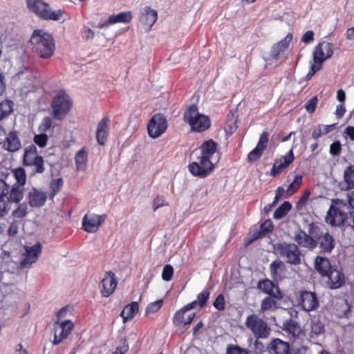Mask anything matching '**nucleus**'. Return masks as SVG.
Masks as SVG:
<instances>
[{
    "mask_svg": "<svg viewBox=\"0 0 354 354\" xmlns=\"http://www.w3.org/2000/svg\"><path fill=\"white\" fill-rule=\"evenodd\" d=\"M32 50L42 59L50 58L55 50L53 37L42 30H34L30 39Z\"/></svg>",
    "mask_w": 354,
    "mask_h": 354,
    "instance_id": "obj_1",
    "label": "nucleus"
},
{
    "mask_svg": "<svg viewBox=\"0 0 354 354\" xmlns=\"http://www.w3.org/2000/svg\"><path fill=\"white\" fill-rule=\"evenodd\" d=\"M73 102L64 90L59 91L53 97L50 109L52 117L62 120L71 112Z\"/></svg>",
    "mask_w": 354,
    "mask_h": 354,
    "instance_id": "obj_2",
    "label": "nucleus"
},
{
    "mask_svg": "<svg viewBox=\"0 0 354 354\" xmlns=\"http://www.w3.org/2000/svg\"><path fill=\"white\" fill-rule=\"evenodd\" d=\"M184 120L189 124L191 129L195 132H203L211 126L209 117L200 113L198 106L195 104L189 105L185 111Z\"/></svg>",
    "mask_w": 354,
    "mask_h": 354,
    "instance_id": "obj_3",
    "label": "nucleus"
},
{
    "mask_svg": "<svg viewBox=\"0 0 354 354\" xmlns=\"http://www.w3.org/2000/svg\"><path fill=\"white\" fill-rule=\"evenodd\" d=\"M28 10L39 19L46 21H59L64 11L59 9L52 11L50 5L43 0H26Z\"/></svg>",
    "mask_w": 354,
    "mask_h": 354,
    "instance_id": "obj_4",
    "label": "nucleus"
},
{
    "mask_svg": "<svg viewBox=\"0 0 354 354\" xmlns=\"http://www.w3.org/2000/svg\"><path fill=\"white\" fill-rule=\"evenodd\" d=\"M274 250L287 263L298 266L301 263V252L298 245L286 242L279 243L274 245Z\"/></svg>",
    "mask_w": 354,
    "mask_h": 354,
    "instance_id": "obj_5",
    "label": "nucleus"
},
{
    "mask_svg": "<svg viewBox=\"0 0 354 354\" xmlns=\"http://www.w3.org/2000/svg\"><path fill=\"white\" fill-rule=\"evenodd\" d=\"M214 169V164L212 160L198 155L195 161L189 163L188 169L196 177L205 178L209 176Z\"/></svg>",
    "mask_w": 354,
    "mask_h": 354,
    "instance_id": "obj_6",
    "label": "nucleus"
},
{
    "mask_svg": "<svg viewBox=\"0 0 354 354\" xmlns=\"http://www.w3.org/2000/svg\"><path fill=\"white\" fill-rule=\"evenodd\" d=\"M245 325L254 335L256 338H266L270 333L268 324L256 315L248 316Z\"/></svg>",
    "mask_w": 354,
    "mask_h": 354,
    "instance_id": "obj_7",
    "label": "nucleus"
},
{
    "mask_svg": "<svg viewBox=\"0 0 354 354\" xmlns=\"http://www.w3.org/2000/svg\"><path fill=\"white\" fill-rule=\"evenodd\" d=\"M167 120L160 113L154 114L147 124L149 136L152 138H159L167 129Z\"/></svg>",
    "mask_w": 354,
    "mask_h": 354,
    "instance_id": "obj_8",
    "label": "nucleus"
},
{
    "mask_svg": "<svg viewBox=\"0 0 354 354\" xmlns=\"http://www.w3.org/2000/svg\"><path fill=\"white\" fill-rule=\"evenodd\" d=\"M282 328L290 335L293 343L302 344L305 339L306 331L296 320L288 319L284 321Z\"/></svg>",
    "mask_w": 354,
    "mask_h": 354,
    "instance_id": "obj_9",
    "label": "nucleus"
},
{
    "mask_svg": "<svg viewBox=\"0 0 354 354\" xmlns=\"http://www.w3.org/2000/svg\"><path fill=\"white\" fill-rule=\"evenodd\" d=\"M74 328L73 322L71 319L62 322L55 321L53 324L54 338L52 342L53 345L59 344L66 339Z\"/></svg>",
    "mask_w": 354,
    "mask_h": 354,
    "instance_id": "obj_10",
    "label": "nucleus"
},
{
    "mask_svg": "<svg viewBox=\"0 0 354 354\" xmlns=\"http://www.w3.org/2000/svg\"><path fill=\"white\" fill-rule=\"evenodd\" d=\"M347 212L331 205L325 217L326 222L333 227H343L346 222Z\"/></svg>",
    "mask_w": 354,
    "mask_h": 354,
    "instance_id": "obj_11",
    "label": "nucleus"
},
{
    "mask_svg": "<svg viewBox=\"0 0 354 354\" xmlns=\"http://www.w3.org/2000/svg\"><path fill=\"white\" fill-rule=\"evenodd\" d=\"M193 309V304H187L177 310L172 318L173 324L175 326H180L183 325L184 326H189L194 320L196 315L195 313L187 312Z\"/></svg>",
    "mask_w": 354,
    "mask_h": 354,
    "instance_id": "obj_12",
    "label": "nucleus"
},
{
    "mask_svg": "<svg viewBox=\"0 0 354 354\" xmlns=\"http://www.w3.org/2000/svg\"><path fill=\"white\" fill-rule=\"evenodd\" d=\"M118 280L112 271L106 272L99 283V288L102 297H108L115 290Z\"/></svg>",
    "mask_w": 354,
    "mask_h": 354,
    "instance_id": "obj_13",
    "label": "nucleus"
},
{
    "mask_svg": "<svg viewBox=\"0 0 354 354\" xmlns=\"http://www.w3.org/2000/svg\"><path fill=\"white\" fill-rule=\"evenodd\" d=\"M106 214H86L82 218V227L88 233L96 232L106 219Z\"/></svg>",
    "mask_w": 354,
    "mask_h": 354,
    "instance_id": "obj_14",
    "label": "nucleus"
},
{
    "mask_svg": "<svg viewBox=\"0 0 354 354\" xmlns=\"http://www.w3.org/2000/svg\"><path fill=\"white\" fill-rule=\"evenodd\" d=\"M299 304L304 310L310 312L317 310L319 303L315 292L310 291H301Z\"/></svg>",
    "mask_w": 354,
    "mask_h": 354,
    "instance_id": "obj_15",
    "label": "nucleus"
},
{
    "mask_svg": "<svg viewBox=\"0 0 354 354\" xmlns=\"http://www.w3.org/2000/svg\"><path fill=\"white\" fill-rule=\"evenodd\" d=\"M257 288L264 293L274 297L277 300H281L283 298V293L281 292L278 285L275 284L270 279H265L260 280L257 283Z\"/></svg>",
    "mask_w": 354,
    "mask_h": 354,
    "instance_id": "obj_16",
    "label": "nucleus"
},
{
    "mask_svg": "<svg viewBox=\"0 0 354 354\" xmlns=\"http://www.w3.org/2000/svg\"><path fill=\"white\" fill-rule=\"evenodd\" d=\"M322 278L325 279L326 286L330 289H337L344 283V275L336 268H333L327 275Z\"/></svg>",
    "mask_w": 354,
    "mask_h": 354,
    "instance_id": "obj_17",
    "label": "nucleus"
},
{
    "mask_svg": "<svg viewBox=\"0 0 354 354\" xmlns=\"http://www.w3.org/2000/svg\"><path fill=\"white\" fill-rule=\"evenodd\" d=\"M316 247L319 246L322 254H330L335 247V240L328 231L324 232L317 240Z\"/></svg>",
    "mask_w": 354,
    "mask_h": 354,
    "instance_id": "obj_18",
    "label": "nucleus"
},
{
    "mask_svg": "<svg viewBox=\"0 0 354 354\" xmlns=\"http://www.w3.org/2000/svg\"><path fill=\"white\" fill-rule=\"evenodd\" d=\"M109 116H105L97 124L95 137L100 145H104L107 141L109 134Z\"/></svg>",
    "mask_w": 354,
    "mask_h": 354,
    "instance_id": "obj_19",
    "label": "nucleus"
},
{
    "mask_svg": "<svg viewBox=\"0 0 354 354\" xmlns=\"http://www.w3.org/2000/svg\"><path fill=\"white\" fill-rule=\"evenodd\" d=\"M1 145L3 149L9 152H16L21 147V140L15 131L7 133Z\"/></svg>",
    "mask_w": 354,
    "mask_h": 354,
    "instance_id": "obj_20",
    "label": "nucleus"
},
{
    "mask_svg": "<svg viewBox=\"0 0 354 354\" xmlns=\"http://www.w3.org/2000/svg\"><path fill=\"white\" fill-rule=\"evenodd\" d=\"M270 271L274 281H281L286 278V266L281 260L277 259L270 263Z\"/></svg>",
    "mask_w": 354,
    "mask_h": 354,
    "instance_id": "obj_21",
    "label": "nucleus"
},
{
    "mask_svg": "<svg viewBox=\"0 0 354 354\" xmlns=\"http://www.w3.org/2000/svg\"><path fill=\"white\" fill-rule=\"evenodd\" d=\"M324 44V43H319L318 45L316 46L313 53L314 62L324 63L326 59L333 56L334 51L333 44L330 42L326 44L325 50L326 51V55H325L322 48Z\"/></svg>",
    "mask_w": 354,
    "mask_h": 354,
    "instance_id": "obj_22",
    "label": "nucleus"
},
{
    "mask_svg": "<svg viewBox=\"0 0 354 354\" xmlns=\"http://www.w3.org/2000/svg\"><path fill=\"white\" fill-rule=\"evenodd\" d=\"M41 252V247L40 243H37L31 247H27L26 249V253L24 254V259L21 261V266L26 268L35 262L39 254Z\"/></svg>",
    "mask_w": 354,
    "mask_h": 354,
    "instance_id": "obj_23",
    "label": "nucleus"
},
{
    "mask_svg": "<svg viewBox=\"0 0 354 354\" xmlns=\"http://www.w3.org/2000/svg\"><path fill=\"white\" fill-rule=\"evenodd\" d=\"M294 239L298 245L302 248H308L311 250L316 248L315 239L311 236L308 232L306 233L304 230H299L297 232Z\"/></svg>",
    "mask_w": 354,
    "mask_h": 354,
    "instance_id": "obj_24",
    "label": "nucleus"
},
{
    "mask_svg": "<svg viewBox=\"0 0 354 354\" xmlns=\"http://www.w3.org/2000/svg\"><path fill=\"white\" fill-rule=\"evenodd\" d=\"M131 12H121L118 14L109 16L107 21L100 22L97 27L102 28L109 26L110 24H114L117 23H129L131 21Z\"/></svg>",
    "mask_w": 354,
    "mask_h": 354,
    "instance_id": "obj_25",
    "label": "nucleus"
},
{
    "mask_svg": "<svg viewBox=\"0 0 354 354\" xmlns=\"http://www.w3.org/2000/svg\"><path fill=\"white\" fill-rule=\"evenodd\" d=\"M314 268L321 277H324L333 268L329 259L320 255L315 258Z\"/></svg>",
    "mask_w": 354,
    "mask_h": 354,
    "instance_id": "obj_26",
    "label": "nucleus"
},
{
    "mask_svg": "<svg viewBox=\"0 0 354 354\" xmlns=\"http://www.w3.org/2000/svg\"><path fill=\"white\" fill-rule=\"evenodd\" d=\"M267 348L270 354H290L289 344L279 338L272 339Z\"/></svg>",
    "mask_w": 354,
    "mask_h": 354,
    "instance_id": "obj_27",
    "label": "nucleus"
},
{
    "mask_svg": "<svg viewBox=\"0 0 354 354\" xmlns=\"http://www.w3.org/2000/svg\"><path fill=\"white\" fill-rule=\"evenodd\" d=\"M140 21L150 29L158 19V12L150 7H145L140 10Z\"/></svg>",
    "mask_w": 354,
    "mask_h": 354,
    "instance_id": "obj_28",
    "label": "nucleus"
},
{
    "mask_svg": "<svg viewBox=\"0 0 354 354\" xmlns=\"http://www.w3.org/2000/svg\"><path fill=\"white\" fill-rule=\"evenodd\" d=\"M47 199L46 194L41 191L32 188L28 193V204L32 207H39L43 206Z\"/></svg>",
    "mask_w": 354,
    "mask_h": 354,
    "instance_id": "obj_29",
    "label": "nucleus"
},
{
    "mask_svg": "<svg viewBox=\"0 0 354 354\" xmlns=\"http://www.w3.org/2000/svg\"><path fill=\"white\" fill-rule=\"evenodd\" d=\"M218 145L213 140L210 139L205 141L201 146L194 151V153H196L198 150L199 151V155L202 157H205L207 160H212L213 156L216 151Z\"/></svg>",
    "mask_w": 354,
    "mask_h": 354,
    "instance_id": "obj_30",
    "label": "nucleus"
},
{
    "mask_svg": "<svg viewBox=\"0 0 354 354\" xmlns=\"http://www.w3.org/2000/svg\"><path fill=\"white\" fill-rule=\"evenodd\" d=\"M292 39V34H288L286 37L275 44L271 50V56L274 59H278L289 46L290 41Z\"/></svg>",
    "mask_w": 354,
    "mask_h": 354,
    "instance_id": "obj_31",
    "label": "nucleus"
},
{
    "mask_svg": "<svg viewBox=\"0 0 354 354\" xmlns=\"http://www.w3.org/2000/svg\"><path fill=\"white\" fill-rule=\"evenodd\" d=\"M324 325L319 319L312 320L310 324V331L308 334L309 341L311 342H314V341L318 337V336L324 334Z\"/></svg>",
    "mask_w": 354,
    "mask_h": 354,
    "instance_id": "obj_32",
    "label": "nucleus"
},
{
    "mask_svg": "<svg viewBox=\"0 0 354 354\" xmlns=\"http://www.w3.org/2000/svg\"><path fill=\"white\" fill-rule=\"evenodd\" d=\"M138 311L139 305L137 301H133L125 306L120 313V316L122 317L123 322L125 323L128 320L132 319Z\"/></svg>",
    "mask_w": 354,
    "mask_h": 354,
    "instance_id": "obj_33",
    "label": "nucleus"
},
{
    "mask_svg": "<svg viewBox=\"0 0 354 354\" xmlns=\"http://www.w3.org/2000/svg\"><path fill=\"white\" fill-rule=\"evenodd\" d=\"M41 156L38 155L37 149L35 145H30L25 148L23 156V165L24 166H30L37 158Z\"/></svg>",
    "mask_w": 354,
    "mask_h": 354,
    "instance_id": "obj_34",
    "label": "nucleus"
},
{
    "mask_svg": "<svg viewBox=\"0 0 354 354\" xmlns=\"http://www.w3.org/2000/svg\"><path fill=\"white\" fill-rule=\"evenodd\" d=\"M273 228L272 222L270 220H266L261 224L259 229L253 232L252 238L248 243H251L252 241L265 236L267 234L271 232Z\"/></svg>",
    "mask_w": 354,
    "mask_h": 354,
    "instance_id": "obj_35",
    "label": "nucleus"
},
{
    "mask_svg": "<svg viewBox=\"0 0 354 354\" xmlns=\"http://www.w3.org/2000/svg\"><path fill=\"white\" fill-rule=\"evenodd\" d=\"M75 162L77 170H86L88 162V151L86 147H82L76 153L75 156Z\"/></svg>",
    "mask_w": 354,
    "mask_h": 354,
    "instance_id": "obj_36",
    "label": "nucleus"
},
{
    "mask_svg": "<svg viewBox=\"0 0 354 354\" xmlns=\"http://www.w3.org/2000/svg\"><path fill=\"white\" fill-rule=\"evenodd\" d=\"M8 200L10 203H19L24 198L23 186L14 184L9 191Z\"/></svg>",
    "mask_w": 354,
    "mask_h": 354,
    "instance_id": "obj_37",
    "label": "nucleus"
},
{
    "mask_svg": "<svg viewBox=\"0 0 354 354\" xmlns=\"http://www.w3.org/2000/svg\"><path fill=\"white\" fill-rule=\"evenodd\" d=\"M237 112L236 111H231L230 114L227 115V121L224 127V130L227 134H232L237 129Z\"/></svg>",
    "mask_w": 354,
    "mask_h": 354,
    "instance_id": "obj_38",
    "label": "nucleus"
},
{
    "mask_svg": "<svg viewBox=\"0 0 354 354\" xmlns=\"http://www.w3.org/2000/svg\"><path fill=\"white\" fill-rule=\"evenodd\" d=\"M274 297L270 296L266 297L261 303L260 313H266L268 311H274L278 308L277 302L274 300Z\"/></svg>",
    "mask_w": 354,
    "mask_h": 354,
    "instance_id": "obj_39",
    "label": "nucleus"
},
{
    "mask_svg": "<svg viewBox=\"0 0 354 354\" xmlns=\"http://www.w3.org/2000/svg\"><path fill=\"white\" fill-rule=\"evenodd\" d=\"M14 102L10 100H4L0 103V121L8 118L13 111Z\"/></svg>",
    "mask_w": 354,
    "mask_h": 354,
    "instance_id": "obj_40",
    "label": "nucleus"
},
{
    "mask_svg": "<svg viewBox=\"0 0 354 354\" xmlns=\"http://www.w3.org/2000/svg\"><path fill=\"white\" fill-rule=\"evenodd\" d=\"M323 225L319 222H310L307 225V230L308 234L314 239L317 240L319 237L324 234L322 231Z\"/></svg>",
    "mask_w": 354,
    "mask_h": 354,
    "instance_id": "obj_41",
    "label": "nucleus"
},
{
    "mask_svg": "<svg viewBox=\"0 0 354 354\" xmlns=\"http://www.w3.org/2000/svg\"><path fill=\"white\" fill-rule=\"evenodd\" d=\"M344 180L346 184L347 189H354V165H350L344 169Z\"/></svg>",
    "mask_w": 354,
    "mask_h": 354,
    "instance_id": "obj_42",
    "label": "nucleus"
},
{
    "mask_svg": "<svg viewBox=\"0 0 354 354\" xmlns=\"http://www.w3.org/2000/svg\"><path fill=\"white\" fill-rule=\"evenodd\" d=\"M209 297V292L207 290H205L198 295L196 300H194L189 304H193V309L198 306L202 308L206 306Z\"/></svg>",
    "mask_w": 354,
    "mask_h": 354,
    "instance_id": "obj_43",
    "label": "nucleus"
},
{
    "mask_svg": "<svg viewBox=\"0 0 354 354\" xmlns=\"http://www.w3.org/2000/svg\"><path fill=\"white\" fill-rule=\"evenodd\" d=\"M292 205L288 201L283 202L274 212V218L280 219L286 216L291 209Z\"/></svg>",
    "mask_w": 354,
    "mask_h": 354,
    "instance_id": "obj_44",
    "label": "nucleus"
},
{
    "mask_svg": "<svg viewBox=\"0 0 354 354\" xmlns=\"http://www.w3.org/2000/svg\"><path fill=\"white\" fill-rule=\"evenodd\" d=\"M63 179L62 178H55V179H53L52 180V181L50 182V189L51 190V194H50V196L53 198L54 197L56 194H57L62 186H63Z\"/></svg>",
    "mask_w": 354,
    "mask_h": 354,
    "instance_id": "obj_45",
    "label": "nucleus"
},
{
    "mask_svg": "<svg viewBox=\"0 0 354 354\" xmlns=\"http://www.w3.org/2000/svg\"><path fill=\"white\" fill-rule=\"evenodd\" d=\"M226 354H252L250 351L237 344H229L226 348Z\"/></svg>",
    "mask_w": 354,
    "mask_h": 354,
    "instance_id": "obj_46",
    "label": "nucleus"
},
{
    "mask_svg": "<svg viewBox=\"0 0 354 354\" xmlns=\"http://www.w3.org/2000/svg\"><path fill=\"white\" fill-rule=\"evenodd\" d=\"M14 176L17 180V185L24 186L26 181V171L22 167L14 170Z\"/></svg>",
    "mask_w": 354,
    "mask_h": 354,
    "instance_id": "obj_47",
    "label": "nucleus"
},
{
    "mask_svg": "<svg viewBox=\"0 0 354 354\" xmlns=\"http://www.w3.org/2000/svg\"><path fill=\"white\" fill-rule=\"evenodd\" d=\"M302 183V176L301 175L295 176L293 181L290 184L287 189V192L290 195H292L299 188Z\"/></svg>",
    "mask_w": 354,
    "mask_h": 354,
    "instance_id": "obj_48",
    "label": "nucleus"
},
{
    "mask_svg": "<svg viewBox=\"0 0 354 354\" xmlns=\"http://www.w3.org/2000/svg\"><path fill=\"white\" fill-rule=\"evenodd\" d=\"M264 149L260 148L258 146H256L254 149H253L248 155V161L254 162L259 160L261 156L263 155Z\"/></svg>",
    "mask_w": 354,
    "mask_h": 354,
    "instance_id": "obj_49",
    "label": "nucleus"
},
{
    "mask_svg": "<svg viewBox=\"0 0 354 354\" xmlns=\"http://www.w3.org/2000/svg\"><path fill=\"white\" fill-rule=\"evenodd\" d=\"M28 214L27 205L25 203H21L18 205L17 209L13 210L12 216L17 218H23Z\"/></svg>",
    "mask_w": 354,
    "mask_h": 354,
    "instance_id": "obj_50",
    "label": "nucleus"
},
{
    "mask_svg": "<svg viewBox=\"0 0 354 354\" xmlns=\"http://www.w3.org/2000/svg\"><path fill=\"white\" fill-rule=\"evenodd\" d=\"M163 304V300L162 299H158L156 301L151 302L146 307V315L151 314V313H155L158 312Z\"/></svg>",
    "mask_w": 354,
    "mask_h": 354,
    "instance_id": "obj_51",
    "label": "nucleus"
},
{
    "mask_svg": "<svg viewBox=\"0 0 354 354\" xmlns=\"http://www.w3.org/2000/svg\"><path fill=\"white\" fill-rule=\"evenodd\" d=\"M48 137L45 133L35 135L33 138L34 142L40 148H44L47 145Z\"/></svg>",
    "mask_w": 354,
    "mask_h": 354,
    "instance_id": "obj_52",
    "label": "nucleus"
},
{
    "mask_svg": "<svg viewBox=\"0 0 354 354\" xmlns=\"http://www.w3.org/2000/svg\"><path fill=\"white\" fill-rule=\"evenodd\" d=\"M174 268L170 264H167L163 267L162 272V279L165 281H169L172 279L174 275Z\"/></svg>",
    "mask_w": 354,
    "mask_h": 354,
    "instance_id": "obj_53",
    "label": "nucleus"
},
{
    "mask_svg": "<svg viewBox=\"0 0 354 354\" xmlns=\"http://www.w3.org/2000/svg\"><path fill=\"white\" fill-rule=\"evenodd\" d=\"M30 166L35 167V173L42 174L45 171L44 160L42 156L37 158V159L30 164Z\"/></svg>",
    "mask_w": 354,
    "mask_h": 354,
    "instance_id": "obj_54",
    "label": "nucleus"
},
{
    "mask_svg": "<svg viewBox=\"0 0 354 354\" xmlns=\"http://www.w3.org/2000/svg\"><path fill=\"white\" fill-rule=\"evenodd\" d=\"M52 126V120L50 117L46 116L43 118L39 126L38 130L40 133H45L50 129Z\"/></svg>",
    "mask_w": 354,
    "mask_h": 354,
    "instance_id": "obj_55",
    "label": "nucleus"
},
{
    "mask_svg": "<svg viewBox=\"0 0 354 354\" xmlns=\"http://www.w3.org/2000/svg\"><path fill=\"white\" fill-rule=\"evenodd\" d=\"M269 136L270 134L268 131L262 132L259 136V140L257 146L265 150L268 147Z\"/></svg>",
    "mask_w": 354,
    "mask_h": 354,
    "instance_id": "obj_56",
    "label": "nucleus"
},
{
    "mask_svg": "<svg viewBox=\"0 0 354 354\" xmlns=\"http://www.w3.org/2000/svg\"><path fill=\"white\" fill-rule=\"evenodd\" d=\"M286 167H288V164H283L281 162L279 164H274L272 168L270 171V175L273 177H276L279 176Z\"/></svg>",
    "mask_w": 354,
    "mask_h": 354,
    "instance_id": "obj_57",
    "label": "nucleus"
},
{
    "mask_svg": "<svg viewBox=\"0 0 354 354\" xmlns=\"http://www.w3.org/2000/svg\"><path fill=\"white\" fill-rule=\"evenodd\" d=\"M252 351H250L252 354H262L265 352V346L262 342L259 340V338H257L253 344V346L251 347Z\"/></svg>",
    "mask_w": 354,
    "mask_h": 354,
    "instance_id": "obj_58",
    "label": "nucleus"
},
{
    "mask_svg": "<svg viewBox=\"0 0 354 354\" xmlns=\"http://www.w3.org/2000/svg\"><path fill=\"white\" fill-rule=\"evenodd\" d=\"M339 308L342 310L338 312V316L339 317H348L351 311V306L346 301H343L339 305Z\"/></svg>",
    "mask_w": 354,
    "mask_h": 354,
    "instance_id": "obj_59",
    "label": "nucleus"
},
{
    "mask_svg": "<svg viewBox=\"0 0 354 354\" xmlns=\"http://www.w3.org/2000/svg\"><path fill=\"white\" fill-rule=\"evenodd\" d=\"M8 200H5V197H0V217L5 216L10 209Z\"/></svg>",
    "mask_w": 354,
    "mask_h": 354,
    "instance_id": "obj_60",
    "label": "nucleus"
},
{
    "mask_svg": "<svg viewBox=\"0 0 354 354\" xmlns=\"http://www.w3.org/2000/svg\"><path fill=\"white\" fill-rule=\"evenodd\" d=\"M318 102V99L317 96H314L312 98H310L307 103L305 104V109L306 111L310 113H313L315 112L317 104Z\"/></svg>",
    "mask_w": 354,
    "mask_h": 354,
    "instance_id": "obj_61",
    "label": "nucleus"
},
{
    "mask_svg": "<svg viewBox=\"0 0 354 354\" xmlns=\"http://www.w3.org/2000/svg\"><path fill=\"white\" fill-rule=\"evenodd\" d=\"M342 151V144L340 141L337 140L333 142L330 146V153L333 156H338Z\"/></svg>",
    "mask_w": 354,
    "mask_h": 354,
    "instance_id": "obj_62",
    "label": "nucleus"
},
{
    "mask_svg": "<svg viewBox=\"0 0 354 354\" xmlns=\"http://www.w3.org/2000/svg\"><path fill=\"white\" fill-rule=\"evenodd\" d=\"M310 195V192L308 190H306L302 196L299 200L298 203L296 205V208L298 210L301 209L306 205L309 196Z\"/></svg>",
    "mask_w": 354,
    "mask_h": 354,
    "instance_id": "obj_63",
    "label": "nucleus"
},
{
    "mask_svg": "<svg viewBox=\"0 0 354 354\" xmlns=\"http://www.w3.org/2000/svg\"><path fill=\"white\" fill-rule=\"evenodd\" d=\"M345 225L354 230V210L349 209L347 212L346 222Z\"/></svg>",
    "mask_w": 354,
    "mask_h": 354,
    "instance_id": "obj_64",
    "label": "nucleus"
}]
</instances>
